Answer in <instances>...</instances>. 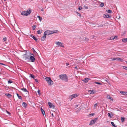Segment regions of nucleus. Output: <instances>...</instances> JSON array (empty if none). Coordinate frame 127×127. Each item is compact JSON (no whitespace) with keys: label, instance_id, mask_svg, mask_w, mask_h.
Instances as JSON below:
<instances>
[{"label":"nucleus","instance_id":"obj_33","mask_svg":"<svg viewBox=\"0 0 127 127\" xmlns=\"http://www.w3.org/2000/svg\"><path fill=\"white\" fill-rule=\"evenodd\" d=\"M100 6L101 7H103L104 6V3H101L100 4Z\"/></svg>","mask_w":127,"mask_h":127},{"label":"nucleus","instance_id":"obj_24","mask_svg":"<svg viewBox=\"0 0 127 127\" xmlns=\"http://www.w3.org/2000/svg\"><path fill=\"white\" fill-rule=\"evenodd\" d=\"M23 106L24 107H26L27 106V104L25 102H23L22 104Z\"/></svg>","mask_w":127,"mask_h":127},{"label":"nucleus","instance_id":"obj_32","mask_svg":"<svg viewBox=\"0 0 127 127\" xmlns=\"http://www.w3.org/2000/svg\"><path fill=\"white\" fill-rule=\"evenodd\" d=\"M41 30H40V31L39 30L38 31H37V33L38 34H40L41 33Z\"/></svg>","mask_w":127,"mask_h":127},{"label":"nucleus","instance_id":"obj_30","mask_svg":"<svg viewBox=\"0 0 127 127\" xmlns=\"http://www.w3.org/2000/svg\"><path fill=\"white\" fill-rule=\"evenodd\" d=\"M8 83L9 84H10L12 83V81L10 80H9L8 82Z\"/></svg>","mask_w":127,"mask_h":127},{"label":"nucleus","instance_id":"obj_11","mask_svg":"<svg viewBox=\"0 0 127 127\" xmlns=\"http://www.w3.org/2000/svg\"><path fill=\"white\" fill-rule=\"evenodd\" d=\"M120 93L123 95H127V92L124 91H120Z\"/></svg>","mask_w":127,"mask_h":127},{"label":"nucleus","instance_id":"obj_59","mask_svg":"<svg viewBox=\"0 0 127 127\" xmlns=\"http://www.w3.org/2000/svg\"><path fill=\"white\" fill-rule=\"evenodd\" d=\"M4 1H5V0H4Z\"/></svg>","mask_w":127,"mask_h":127},{"label":"nucleus","instance_id":"obj_25","mask_svg":"<svg viewBox=\"0 0 127 127\" xmlns=\"http://www.w3.org/2000/svg\"><path fill=\"white\" fill-rule=\"evenodd\" d=\"M37 17L39 18V19L40 21H41V20H42V18L39 16H37Z\"/></svg>","mask_w":127,"mask_h":127},{"label":"nucleus","instance_id":"obj_45","mask_svg":"<svg viewBox=\"0 0 127 127\" xmlns=\"http://www.w3.org/2000/svg\"><path fill=\"white\" fill-rule=\"evenodd\" d=\"M6 111L7 113L9 115H10V113L9 112H8V111H7L6 110Z\"/></svg>","mask_w":127,"mask_h":127},{"label":"nucleus","instance_id":"obj_56","mask_svg":"<svg viewBox=\"0 0 127 127\" xmlns=\"http://www.w3.org/2000/svg\"><path fill=\"white\" fill-rule=\"evenodd\" d=\"M77 67H74V68H77Z\"/></svg>","mask_w":127,"mask_h":127},{"label":"nucleus","instance_id":"obj_27","mask_svg":"<svg viewBox=\"0 0 127 127\" xmlns=\"http://www.w3.org/2000/svg\"><path fill=\"white\" fill-rule=\"evenodd\" d=\"M106 11L109 13H111L112 12V11L109 9L106 10Z\"/></svg>","mask_w":127,"mask_h":127},{"label":"nucleus","instance_id":"obj_51","mask_svg":"<svg viewBox=\"0 0 127 127\" xmlns=\"http://www.w3.org/2000/svg\"><path fill=\"white\" fill-rule=\"evenodd\" d=\"M66 65H68L69 64V63H66Z\"/></svg>","mask_w":127,"mask_h":127},{"label":"nucleus","instance_id":"obj_9","mask_svg":"<svg viewBox=\"0 0 127 127\" xmlns=\"http://www.w3.org/2000/svg\"><path fill=\"white\" fill-rule=\"evenodd\" d=\"M55 43L57 45L59 46H61L63 47H64V46L62 44V43L61 42L59 41L56 42Z\"/></svg>","mask_w":127,"mask_h":127},{"label":"nucleus","instance_id":"obj_6","mask_svg":"<svg viewBox=\"0 0 127 127\" xmlns=\"http://www.w3.org/2000/svg\"><path fill=\"white\" fill-rule=\"evenodd\" d=\"M32 55L30 56L29 59L31 60V62H33L35 61V60L34 56L33 54H32Z\"/></svg>","mask_w":127,"mask_h":127},{"label":"nucleus","instance_id":"obj_21","mask_svg":"<svg viewBox=\"0 0 127 127\" xmlns=\"http://www.w3.org/2000/svg\"><path fill=\"white\" fill-rule=\"evenodd\" d=\"M89 93L90 94H93L94 93V92L93 90H90L89 91Z\"/></svg>","mask_w":127,"mask_h":127},{"label":"nucleus","instance_id":"obj_16","mask_svg":"<svg viewBox=\"0 0 127 127\" xmlns=\"http://www.w3.org/2000/svg\"><path fill=\"white\" fill-rule=\"evenodd\" d=\"M103 17L104 18H109V17H110V16L109 15H108V14H104L103 15Z\"/></svg>","mask_w":127,"mask_h":127},{"label":"nucleus","instance_id":"obj_34","mask_svg":"<svg viewBox=\"0 0 127 127\" xmlns=\"http://www.w3.org/2000/svg\"><path fill=\"white\" fill-rule=\"evenodd\" d=\"M95 83H96V84H99V85H101L102 84L101 83H99V82H95Z\"/></svg>","mask_w":127,"mask_h":127},{"label":"nucleus","instance_id":"obj_49","mask_svg":"<svg viewBox=\"0 0 127 127\" xmlns=\"http://www.w3.org/2000/svg\"><path fill=\"white\" fill-rule=\"evenodd\" d=\"M35 81L36 82H38V80L37 79H35Z\"/></svg>","mask_w":127,"mask_h":127},{"label":"nucleus","instance_id":"obj_57","mask_svg":"<svg viewBox=\"0 0 127 127\" xmlns=\"http://www.w3.org/2000/svg\"><path fill=\"white\" fill-rule=\"evenodd\" d=\"M2 74V73L1 72H0V74Z\"/></svg>","mask_w":127,"mask_h":127},{"label":"nucleus","instance_id":"obj_60","mask_svg":"<svg viewBox=\"0 0 127 127\" xmlns=\"http://www.w3.org/2000/svg\"><path fill=\"white\" fill-rule=\"evenodd\" d=\"M41 10H43V9H42Z\"/></svg>","mask_w":127,"mask_h":127},{"label":"nucleus","instance_id":"obj_20","mask_svg":"<svg viewBox=\"0 0 127 127\" xmlns=\"http://www.w3.org/2000/svg\"><path fill=\"white\" fill-rule=\"evenodd\" d=\"M22 90L25 92H28V91L25 88H22L21 89Z\"/></svg>","mask_w":127,"mask_h":127},{"label":"nucleus","instance_id":"obj_55","mask_svg":"<svg viewBox=\"0 0 127 127\" xmlns=\"http://www.w3.org/2000/svg\"><path fill=\"white\" fill-rule=\"evenodd\" d=\"M120 18H121L120 16L119 17L118 19H120Z\"/></svg>","mask_w":127,"mask_h":127},{"label":"nucleus","instance_id":"obj_5","mask_svg":"<svg viewBox=\"0 0 127 127\" xmlns=\"http://www.w3.org/2000/svg\"><path fill=\"white\" fill-rule=\"evenodd\" d=\"M111 59L113 61H119L120 62H122L123 60L121 58H119L118 57L117 58H113Z\"/></svg>","mask_w":127,"mask_h":127},{"label":"nucleus","instance_id":"obj_61","mask_svg":"<svg viewBox=\"0 0 127 127\" xmlns=\"http://www.w3.org/2000/svg\"><path fill=\"white\" fill-rule=\"evenodd\" d=\"M41 10H43V9H42Z\"/></svg>","mask_w":127,"mask_h":127},{"label":"nucleus","instance_id":"obj_39","mask_svg":"<svg viewBox=\"0 0 127 127\" xmlns=\"http://www.w3.org/2000/svg\"><path fill=\"white\" fill-rule=\"evenodd\" d=\"M82 7L81 6L79 7L78 8V10H81L82 9Z\"/></svg>","mask_w":127,"mask_h":127},{"label":"nucleus","instance_id":"obj_2","mask_svg":"<svg viewBox=\"0 0 127 127\" xmlns=\"http://www.w3.org/2000/svg\"><path fill=\"white\" fill-rule=\"evenodd\" d=\"M60 78L63 80H64L67 82L68 81L67 76L66 74H62L59 75Z\"/></svg>","mask_w":127,"mask_h":127},{"label":"nucleus","instance_id":"obj_48","mask_svg":"<svg viewBox=\"0 0 127 127\" xmlns=\"http://www.w3.org/2000/svg\"><path fill=\"white\" fill-rule=\"evenodd\" d=\"M77 13L78 14V15H79L80 16H81V14L80 13H79L78 12H77Z\"/></svg>","mask_w":127,"mask_h":127},{"label":"nucleus","instance_id":"obj_26","mask_svg":"<svg viewBox=\"0 0 127 127\" xmlns=\"http://www.w3.org/2000/svg\"><path fill=\"white\" fill-rule=\"evenodd\" d=\"M36 25H33L32 26V30H34L35 28L36 27Z\"/></svg>","mask_w":127,"mask_h":127},{"label":"nucleus","instance_id":"obj_15","mask_svg":"<svg viewBox=\"0 0 127 127\" xmlns=\"http://www.w3.org/2000/svg\"><path fill=\"white\" fill-rule=\"evenodd\" d=\"M31 36L32 38L33 39H34V40H35L37 42V39L34 36L32 35H31Z\"/></svg>","mask_w":127,"mask_h":127},{"label":"nucleus","instance_id":"obj_10","mask_svg":"<svg viewBox=\"0 0 127 127\" xmlns=\"http://www.w3.org/2000/svg\"><path fill=\"white\" fill-rule=\"evenodd\" d=\"M49 106L50 108H54L55 107L53 105L52 103L50 102H48V103Z\"/></svg>","mask_w":127,"mask_h":127},{"label":"nucleus","instance_id":"obj_22","mask_svg":"<svg viewBox=\"0 0 127 127\" xmlns=\"http://www.w3.org/2000/svg\"><path fill=\"white\" fill-rule=\"evenodd\" d=\"M115 39V37H114L113 36H111L110 37L109 39V40H113L114 39Z\"/></svg>","mask_w":127,"mask_h":127},{"label":"nucleus","instance_id":"obj_46","mask_svg":"<svg viewBox=\"0 0 127 127\" xmlns=\"http://www.w3.org/2000/svg\"><path fill=\"white\" fill-rule=\"evenodd\" d=\"M37 92L38 93V94H39V95H40V90H38V91H37Z\"/></svg>","mask_w":127,"mask_h":127},{"label":"nucleus","instance_id":"obj_36","mask_svg":"<svg viewBox=\"0 0 127 127\" xmlns=\"http://www.w3.org/2000/svg\"><path fill=\"white\" fill-rule=\"evenodd\" d=\"M97 104L96 103L95 104H94V108L95 109L96 108V106H97Z\"/></svg>","mask_w":127,"mask_h":127},{"label":"nucleus","instance_id":"obj_23","mask_svg":"<svg viewBox=\"0 0 127 127\" xmlns=\"http://www.w3.org/2000/svg\"><path fill=\"white\" fill-rule=\"evenodd\" d=\"M17 95L19 99H22V97L21 96H20L17 93Z\"/></svg>","mask_w":127,"mask_h":127},{"label":"nucleus","instance_id":"obj_29","mask_svg":"<svg viewBox=\"0 0 127 127\" xmlns=\"http://www.w3.org/2000/svg\"><path fill=\"white\" fill-rule=\"evenodd\" d=\"M30 76L32 78H34V76L32 74H30Z\"/></svg>","mask_w":127,"mask_h":127},{"label":"nucleus","instance_id":"obj_35","mask_svg":"<svg viewBox=\"0 0 127 127\" xmlns=\"http://www.w3.org/2000/svg\"><path fill=\"white\" fill-rule=\"evenodd\" d=\"M7 95L9 98L11 97L12 96V95H11L9 94H8V95Z\"/></svg>","mask_w":127,"mask_h":127},{"label":"nucleus","instance_id":"obj_8","mask_svg":"<svg viewBox=\"0 0 127 127\" xmlns=\"http://www.w3.org/2000/svg\"><path fill=\"white\" fill-rule=\"evenodd\" d=\"M78 96V95L77 94H75L71 95L69 96V98L71 100L73 98H75Z\"/></svg>","mask_w":127,"mask_h":127},{"label":"nucleus","instance_id":"obj_53","mask_svg":"<svg viewBox=\"0 0 127 127\" xmlns=\"http://www.w3.org/2000/svg\"><path fill=\"white\" fill-rule=\"evenodd\" d=\"M52 116L53 117H54V115L53 114V113L52 114Z\"/></svg>","mask_w":127,"mask_h":127},{"label":"nucleus","instance_id":"obj_31","mask_svg":"<svg viewBox=\"0 0 127 127\" xmlns=\"http://www.w3.org/2000/svg\"><path fill=\"white\" fill-rule=\"evenodd\" d=\"M125 118H124L122 117L121 118V121L122 122H124L125 121Z\"/></svg>","mask_w":127,"mask_h":127},{"label":"nucleus","instance_id":"obj_52","mask_svg":"<svg viewBox=\"0 0 127 127\" xmlns=\"http://www.w3.org/2000/svg\"><path fill=\"white\" fill-rule=\"evenodd\" d=\"M105 80L108 83V81L107 80Z\"/></svg>","mask_w":127,"mask_h":127},{"label":"nucleus","instance_id":"obj_17","mask_svg":"<svg viewBox=\"0 0 127 127\" xmlns=\"http://www.w3.org/2000/svg\"><path fill=\"white\" fill-rule=\"evenodd\" d=\"M41 111L42 112V114L43 115L44 114L45 115V114L44 110L43 109L41 108Z\"/></svg>","mask_w":127,"mask_h":127},{"label":"nucleus","instance_id":"obj_19","mask_svg":"<svg viewBox=\"0 0 127 127\" xmlns=\"http://www.w3.org/2000/svg\"><path fill=\"white\" fill-rule=\"evenodd\" d=\"M127 38H123L122 40V41L124 42H127Z\"/></svg>","mask_w":127,"mask_h":127},{"label":"nucleus","instance_id":"obj_41","mask_svg":"<svg viewBox=\"0 0 127 127\" xmlns=\"http://www.w3.org/2000/svg\"><path fill=\"white\" fill-rule=\"evenodd\" d=\"M103 26V25L102 24H100V25H99L98 26V27H101Z\"/></svg>","mask_w":127,"mask_h":127},{"label":"nucleus","instance_id":"obj_3","mask_svg":"<svg viewBox=\"0 0 127 127\" xmlns=\"http://www.w3.org/2000/svg\"><path fill=\"white\" fill-rule=\"evenodd\" d=\"M31 12V9H28L26 11L22 12L21 13V14L24 16H27L29 15Z\"/></svg>","mask_w":127,"mask_h":127},{"label":"nucleus","instance_id":"obj_1","mask_svg":"<svg viewBox=\"0 0 127 127\" xmlns=\"http://www.w3.org/2000/svg\"><path fill=\"white\" fill-rule=\"evenodd\" d=\"M58 32V31L57 30H54L53 31L49 30H47L44 32V34L46 35H49L54 33H57Z\"/></svg>","mask_w":127,"mask_h":127},{"label":"nucleus","instance_id":"obj_37","mask_svg":"<svg viewBox=\"0 0 127 127\" xmlns=\"http://www.w3.org/2000/svg\"><path fill=\"white\" fill-rule=\"evenodd\" d=\"M123 68L127 70V67L123 66Z\"/></svg>","mask_w":127,"mask_h":127},{"label":"nucleus","instance_id":"obj_13","mask_svg":"<svg viewBox=\"0 0 127 127\" xmlns=\"http://www.w3.org/2000/svg\"><path fill=\"white\" fill-rule=\"evenodd\" d=\"M96 121L95 120H93L91 121L90 123V125H92L94 124Z\"/></svg>","mask_w":127,"mask_h":127},{"label":"nucleus","instance_id":"obj_14","mask_svg":"<svg viewBox=\"0 0 127 127\" xmlns=\"http://www.w3.org/2000/svg\"><path fill=\"white\" fill-rule=\"evenodd\" d=\"M46 37V35L44 34V35L41 38V40L42 41H44Z\"/></svg>","mask_w":127,"mask_h":127},{"label":"nucleus","instance_id":"obj_38","mask_svg":"<svg viewBox=\"0 0 127 127\" xmlns=\"http://www.w3.org/2000/svg\"><path fill=\"white\" fill-rule=\"evenodd\" d=\"M84 8L85 9H88V7L86 6L85 5L84 6Z\"/></svg>","mask_w":127,"mask_h":127},{"label":"nucleus","instance_id":"obj_7","mask_svg":"<svg viewBox=\"0 0 127 127\" xmlns=\"http://www.w3.org/2000/svg\"><path fill=\"white\" fill-rule=\"evenodd\" d=\"M30 56L27 55L26 54V53L23 55V58L25 60L29 59Z\"/></svg>","mask_w":127,"mask_h":127},{"label":"nucleus","instance_id":"obj_43","mask_svg":"<svg viewBox=\"0 0 127 127\" xmlns=\"http://www.w3.org/2000/svg\"><path fill=\"white\" fill-rule=\"evenodd\" d=\"M0 64L2 65H5V66H7V65L6 64H5L3 63H0Z\"/></svg>","mask_w":127,"mask_h":127},{"label":"nucleus","instance_id":"obj_28","mask_svg":"<svg viewBox=\"0 0 127 127\" xmlns=\"http://www.w3.org/2000/svg\"><path fill=\"white\" fill-rule=\"evenodd\" d=\"M111 124L114 127H117V126H115L113 122H111Z\"/></svg>","mask_w":127,"mask_h":127},{"label":"nucleus","instance_id":"obj_44","mask_svg":"<svg viewBox=\"0 0 127 127\" xmlns=\"http://www.w3.org/2000/svg\"><path fill=\"white\" fill-rule=\"evenodd\" d=\"M6 37L4 38L3 39V40H4V41H6Z\"/></svg>","mask_w":127,"mask_h":127},{"label":"nucleus","instance_id":"obj_40","mask_svg":"<svg viewBox=\"0 0 127 127\" xmlns=\"http://www.w3.org/2000/svg\"><path fill=\"white\" fill-rule=\"evenodd\" d=\"M33 52L34 54H36L37 53L35 51V50L33 48Z\"/></svg>","mask_w":127,"mask_h":127},{"label":"nucleus","instance_id":"obj_18","mask_svg":"<svg viewBox=\"0 0 127 127\" xmlns=\"http://www.w3.org/2000/svg\"><path fill=\"white\" fill-rule=\"evenodd\" d=\"M107 98L109 99H110L111 100H113V98L112 97H111L109 95L107 96Z\"/></svg>","mask_w":127,"mask_h":127},{"label":"nucleus","instance_id":"obj_58","mask_svg":"<svg viewBox=\"0 0 127 127\" xmlns=\"http://www.w3.org/2000/svg\"><path fill=\"white\" fill-rule=\"evenodd\" d=\"M2 2H3V1H2Z\"/></svg>","mask_w":127,"mask_h":127},{"label":"nucleus","instance_id":"obj_12","mask_svg":"<svg viewBox=\"0 0 127 127\" xmlns=\"http://www.w3.org/2000/svg\"><path fill=\"white\" fill-rule=\"evenodd\" d=\"M90 80V79L89 78H86L84 79V80H83L84 82L87 83L89 80Z\"/></svg>","mask_w":127,"mask_h":127},{"label":"nucleus","instance_id":"obj_4","mask_svg":"<svg viewBox=\"0 0 127 127\" xmlns=\"http://www.w3.org/2000/svg\"><path fill=\"white\" fill-rule=\"evenodd\" d=\"M45 79L48 84L49 85H51L53 84V82L52 81L50 77H47Z\"/></svg>","mask_w":127,"mask_h":127},{"label":"nucleus","instance_id":"obj_50","mask_svg":"<svg viewBox=\"0 0 127 127\" xmlns=\"http://www.w3.org/2000/svg\"><path fill=\"white\" fill-rule=\"evenodd\" d=\"M90 115L91 116H92L94 115V113H92V114H91Z\"/></svg>","mask_w":127,"mask_h":127},{"label":"nucleus","instance_id":"obj_42","mask_svg":"<svg viewBox=\"0 0 127 127\" xmlns=\"http://www.w3.org/2000/svg\"><path fill=\"white\" fill-rule=\"evenodd\" d=\"M108 116L109 117H110V118H111V115H110V113H108Z\"/></svg>","mask_w":127,"mask_h":127},{"label":"nucleus","instance_id":"obj_47","mask_svg":"<svg viewBox=\"0 0 127 127\" xmlns=\"http://www.w3.org/2000/svg\"><path fill=\"white\" fill-rule=\"evenodd\" d=\"M85 39L86 41H88L89 40V39L88 38H85Z\"/></svg>","mask_w":127,"mask_h":127},{"label":"nucleus","instance_id":"obj_54","mask_svg":"<svg viewBox=\"0 0 127 127\" xmlns=\"http://www.w3.org/2000/svg\"><path fill=\"white\" fill-rule=\"evenodd\" d=\"M114 37H115V39L117 38V36H115Z\"/></svg>","mask_w":127,"mask_h":127}]
</instances>
